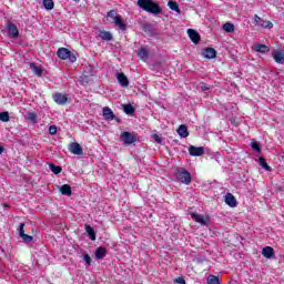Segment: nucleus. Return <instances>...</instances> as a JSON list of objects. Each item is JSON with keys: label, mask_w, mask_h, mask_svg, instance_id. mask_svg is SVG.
Segmentation results:
<instances>
[{"label": "nucleus", "mask_w": 284, "mask_h": 284, "mask_svg": "<svg viewBox=\"0 0 284 284\" xmlns=\"http://www.w3.org/2000/svg\"><path fill=\"white\" fill-rule=\"evenodd\" d=\"M262 255L265 258H272L274 256V248L272 246H266L262 250Z\"/></svg>", "instance_id": "obj_21"}, {"label": "nucleus", "mask_w": 284, "mask_h": 284, "mask_svg": "<svg viewBox=\"0 0 284 284\" xmlns=\"http://www.w3.org/2000/svg\"><path fill=\"white\" fill-rule=\"evenodd\" d=\"M20 237L22 239L23 243H32V240H33L31 235H28L26 233Z\"/></svg>", "instance_id": "obj_37"}, {"label": "nucleus", "mask_w": 284, "mask_h": 284, "mask_svg": "<svg viewBox=\"0 0 284 284\" xmlns=\"http://www.w3.org/2000/svg\"><path fill=\"white\" fill-rule=\"evenodd\" d=\"M262 18L261 17H258L257 14H255V17H254V21H255V23H256V26H258L261 22H262Z\"/></svg>", "instance_id": "obj_43"}, {"label": "nucleus", "mask_w": 284, "mask_h": 284, "mask_svg": "<svg viewBox=\"0 0 284 284\" xmlns=\"http://www.w3.org/2000/svg\"><path fill=\"white\" fill-rule=\"evenodd\" d=\"M73 1H75L77 3H79V1H81V0H73Z\"/></svg>", "instance_id": "obj_47"}, {"label": "nucleus", "mask_w": 284, "mask_h": 284, "mask_svg": "<svg viewBox=\"0 0 284 284\" xmlns=\"http://www.w3.org/2000/svg\"><path fill=\"white\" fill-rule=\"evenodd\" d=\"M224 201L230 207H236L237 205L236 197H234L232 193H226V195L224 196Z\"/></svg>", "instance_id": "obj_14"}, {"label": "nucleus", "mask_w": 284, "mask_h": 284, "mask_svg": "<svg viewBox=\"0 0 284 284\" xmlns=\"http://www.w3.org/2000/svg\"><path fill=\"white\" fill-rule=\"evenodd\" d=\"M252 49L255 52H260L261 54H266V52H270V47L261 43H255L253 44Z\"/></svg>", "instance_id": "obj_15"}, {"label": "nucleus", "mask_w": 284, "mask_h": 284, "mask_svg": "<svg viewBox=\"0 0 284 284\" xmlns=\"http://www.w3.org/2000/svg\"><path fill=\"white\" fill-rule=\"evenodd\" d=\"M69 152H71V154H75L77 156H82L83 148L81 146V144L73 142L69 146Z\"/></svg>", "instance_id": "obj_7"}, {"label": "nucleus", "mask_w": 284, "mask_h": 284, "mask_svg": "<svg viewBox=\"0 0 284 284\" xmlns=\"http://www.w3.org/2000/svg\"><path fill=\"white\" fill-rule=\"evenodd\" d=\"M58 57L59 59H61L62 61H70L71 63H75L77 61V53H73L72 51H70L67 48H60L58 49Z\"/></svg>", "instance_id": "obj_4"}, {"label": "nucleus", "mask_w": 284, "mask_h": 284, "mask_svg": "<svg viewBox=\"0 0 284 284\" xmlns=\"http://www.w3.org/2000/svg\"><path fill=\"white\" fill-rule=\"evenodd\" d=\"M257 26L260 28H268V30H271V28L274 27V24H272V22H270L267 20H262V22H260Z\"/></svg>", "instance_id": "obj_30"}, {"label": "nucleus", "mask_w": 284, "mask_h": 284, "mask_svg": "<svg viewBox=\"0 0 284 284\" xmlns=\"http://www.w3.org/2000/svg\"><path fill=\"white\" fill-rule=\"evenodd\" d=\"M6 29L10 39L19 38V28L17 27V24L12 23L11 21H7Z\"/></svg>", "instance_id": "obj_5"}, {"label": "nucleus", "mask_w": 284, "mask_h": 284, "mask_svg": "<svg viewBox=\"0 0 284 284\" xmlns=\"http://www.w3.org/2000/svg\"><path fill=\"white\" fill-rule=\"evenodd\" d=\"M83 261L87 263V265H90L92 263V258L88 254L83 255Z\"/></svg>", "instance_id": "obj_41"}, {"label": "nucleus", "mask_w": 284, "mask_h": 284, "mask_svg": "<svg viewBox=\"0 0 284 284\" xmlns=\"http://www.w3.org/2000/svg\"><path fill=\"white\" fill-rule=\"evenodd\" d=\"M222 281L219 276L216 275H209L206 278V284H221Z\"/></svg>", "instance_id": "obj_24"}, {"label": "nucleus", "mask_w": 284, "mask_h": 284, "mask_svg": "<svg viewBox=\"0 0 284 284\" xmlns=\"http://www.w3.org/2000/svg\"><path fill=\"white\" fill-rule=\"evenodd\" d=\"M168 6H169L170 10H173L174 12L181 13V9L179 8V3L170 0L168 2Z\"/></svg>", "instance_id": "obj_27"}, {"label": "nucleus", "mask_w": 284, "mask_h": 284, "mask_svg": "<svg viewBox=\"0 0 284 284\" xmlns=\"http://www.w3.org/2000/svg\"><path fill=\"white\" fill-rule=\"evenodd\" d=\"M106 19L108 21H110V23H114V26L122 30V32H125V30H128V24L123 21V18H121V16L116 11H109L106 13Z\"/></svg>", "instance_id": "obj_2"}, {"label": "nucleus", "mask_w": 284, "mask_h": 284, "mask_svg": "<svg viewBox=\"0 0 284 284\" xmlns=\"http://www.w3.org/2000/svg\"><path fill=\"white\" fill-rule=\"evenodd\" d=\"M49 134H51V135L57 134V126L55 125L49 126Z\"/></svg>", "instance_id": "obj_42"}, {"label": "nucleus", "mask_w": 284, "mask_h": 284, "mask_svg": "<svg viewBox=\"0 0 284 284\" xmlns=\"http://www.w3.org/2000/svg\"><path fill=\"white\" fill-rule=\"evenodd\" d=\"M115 78L118 79V82L122 88H128V85H130V80H128V77L125 75V73L116 72Z\"/></svg>", "instance_id": "obj_9"}, {"label": "nucleus", "mask_w": 284, "mask_h": 284, "mask_svg": "<svg viewBox=\"0 0 284 284\" xmlns=\"http://www.w3.org/2000/svg\"><path fill=\"white\" fill-rule=\"evenodd\" d=\"M201 90H202L203 92H205V91L210 90V87L203 84V85L201 87Z\"/></svg>", "instance_id": "obj_45"}, {"label": "nucleus", "mask_w": 284, "mask_h": 284, "mask_svg": "<svg viewBox=\"0 0 284 284\" xmlns=\"http://www.w3.org/2000/svg\"><path fill=\"white\" fill-rule=\"evenodd\" d=\"M191 219L195 221L196 223H200L201 225H207V219L201 214L191 213Z\"/></svg>", "instance_id": "obj_16"}, {"label": "nucleus", "mask_w": 284, "mask_h": 284, "mask_svg": "<svg viewBox=\"0 0 284 284\" xmlns=\"http://www.w3.org/2000/svg\"><path fill=\"white\" fill-rule=\"evenodd\" d=\"M223 31L224 32H234V26L230 22H226L223 24Z\"/></svg>", "instance_id": "obj_34"}, {"label": "nucleus", "mask_w": 284, "mask_h": 284, "mask_svg": "<svg viewBox=\"0 0 284 284\" xmlns=\"http://www.w3.org/2000/svg\"><path fill=\"white\" fill-rule=\"evenodd\" d=\"M85 232L87 234H89V237L91 241H97V233H94V229H92V226L85 224Z\"/></svg>", "instance_id": "obj_22"}, {"label": "nucleus", "mask_w": 284, "mask_h": 284, "mask_svg": "<svg viewBox=\"0 0 284 284\" xmlns=\"http://www.w3.org/2000/svg\"><path fill=\"white\" fill-rule=\"evenodd\" d=\"M60 192L61 194H63V196H72V187L70 186V184H63L60 187Z\"/></svg>", "instance_id": "obj_20"}, {"label": "nucleus", "mask_w": 284, "mask_h": 284, "mask_svg": "<svg viewBox=\"0 0 284 284\" xmlns=\"http://www.w3.org/2000/svg\"><path fill=\"white\" fill-rule=\"evenodd\" d=\"M204 57L205 59H214L216 57V50L212 48H206L204 50Z\"/></svg>", "instance_id": "obj_23"}, {"label": "nucleus", "mask_w": 284, "mask_h": 284, "mask_svg": "<svg viewBox=\"0 0 284 284\" xmlns=\"http://www.w3.org/2000/svg\"><path fill=\"white\" fill-rule=\"evenodd\" d=\"M187 36L193 43H199V41H201V34L194 29H187Z\"/></svg>", "instance_id": "obj_13"}, {"label": "nucleus", "mask_w": 284, "mask_h": 284, "mask_svg": "<svg viewBox=\"0 0 284 284\" xmlns=\"http://www.w3.org/2000/svg\"><path fill=\"white\" fill-rule=\"evenodd\" d=\"M123 110L125 114H133L135 111L132 104H124Z\"/></svg>", "instance_id": "obj_33"}, {"label": "nucleus", "mask_w": 284, "mask_h": 284, "mask_svg": "<svg viewBox=\"0 0 284 284\" xmlns=\"http://www.w3.org/2000/svg\"><path fill=\"white\" fill-rule=\"evenodd\" d=\"M100 38L102 41H112V33L109 31H100Z\"/></svg>", "instance_id": "obj_25"}, {"label": "nucleus", "mask_w": 284, "mask_h": 284, "mask_svg": "<svg viewBox=\"0 0 284 284\" xmlns=\"http://www.w3.org/2000/svg\"><path fill=\"white\" fill-rule=\"evenodd\" d=\"M27 119L28 121H31V123H37V113L34 112L27 113Z\"/></svg>", "instance_id": "obj_36"}, {"label": "nucleus", "mask_w": 284, "mask_h": 284, "mask_svg": "<svg viewBox=\"0 0 284 284\" xmlns=\"http://www.w3.org/2000/svg\"><path fill=\"white\" fill-rule=\"evenodd\" d=\"M42 4L45 10H54V1L53 0H42Z\"/></svg>", "instance_id": "obj_26"}, {"label": "nucleus", "mask_w": 284, "mask_h": 284, "mask_svg": "<svg viewBox=\"0 0 284 284\" xmlns=\"http://www.w3.org/2000/svg\"><path fill=\"white\" fill-rule=\"evenodd\" d=\"M260 165H261V168L266 170V172H271L272 171V168L267 164V161L263 156L260 158Z\"/></svg>", "instance_id": "obj_28"}, {"label": "nucleus", "mask_w": 284, "mask_h": 284, "mask_svg": "<svg viewBox=\"0 0 284 284\" xmlns=\"http://www.w3.org/2000/svg\"><path fill=\"white\" fill-rule=\"evenodd\" d=\"M178 134H179V136H181V139H187V136H190L187 126L185 124L180 125L178 129Z\"/></svg>", "instance_id": "obj_18"}, {"label": "nucleus", "mask_w": 284, "mask_h": 284, "mask_svg": "<svg viewBox=\"0 0 284 284\" xmlns=\"http://www.w3.org/2000/svg\"><path fill=\"white\" fill-rule=\"evenodd\" d=\"M152 139L155 143H163V139L159 134H153Z\"/></svg>", "instance_id": "obj_40"}, {"label": "nucleus", "mask_w": 284, "mask_h": 284, "mask_svg": "<svg viewBox=\"0 0 284 284\" xmlns=\"http://www.w3.org/2000/svg\"><path fill=\"white\" fill-rule=\"evenodd\" d=\"M138 57H140V59H148V50L145 48L139 49Z\"/></svg>", "instance_id": "obj_32"}, {"label": "nucleus", "mask_w": 284, "mask_h": 284, "mask_svg": "<svg viewBox=\"0 0 284 284\" xmlns=\"http://www.w3.org/2000/svg\"><path fill=\"white\" fill-rule=\"evenodd\" d=\"M176 181L184 185H190L192 183V174L184 168H180L176 170Z\"/></svg>", "instance_id": "obj_3"}, {"label": "nucleus", "mask_w": 284, "mask_h": 284, "mask_svg": "<svg viewBox=\"0 0 284 284\" xmlns=\"http://www.w3.org/2000/svg\"><path fill=\"white\" fill-rule=\"evenodd\" d=\"M108 254V251L103 246H99L95 251V258L98 261H101L102 258H105V255Z\"/></svg>", "instance_id": "obj_19"}, {"label": "nucleus", "mask_w": 284, "mask_h": 284, "mask_svg": "<svg viewBox=\"0 0 284 284\" xmlns=\"http://www.w3.org/2000/svg\"><path fill=\"white\" fill-rule=\"evenodd\" d=\"M138 6L150 14H161L163 12L161 6L152 0H138Z\"/></svg>", "instance_id": "obj_1"}, {"label": "nucleus", "mask_w": 284, "mask_h": 284, "mask_svg": "<svg viewBox=\"0 0 284 284\" xmlns=\"http://www.w3.org/2000/svg\"><path fill=\"white\" fill-rule=\"evenodd\" d=\"M3 151H4L3 146H0V154H3Z\"/></svg>", "instance_id": "obj_46"}, {"label": "nucleus", "mask_w": 284, "mask_h": 284, "mask_svg": "<svg viewBox=\"0 0 284 284\" xmlns=\"http://www.w3.org/2000/svg\"><path fill=\"white\" fill-rule=\"evenodd\" d=\"M49 170H51L53 174H61V172L63 171L61 166H57L52 163L49 164Z\"/></svg>", "instance_id": "obj_29"}, {"label": "nucleus", "mask_w": 284, "mask_h": 284, "mask_svg": "<svg viewBox=\"0 0 284 284\" xmlns=\"http://www.w3.org/2000/svg\"><path fill=\"white\" fill-rule=\"evenodd\" d=\"M30 70L33 72L36 77H43V68L34 64L33 62L30 63Z\"/></svg>", "instance_id": "obj_17"}, {"label": "nucleus", "mask_w": 284, "mask_h": 284, "mask_svg": "<svg viewBox=\"0 0 284 284\" xmlns=\"http://www.w3.org/2000/svg\"><path fill=\"white\" fill-rule=\"evenodd\" d=\"M142 30H143L144 32H146V34H151V33H152V24H144V26L142 27Z\"/></svg>", "instance_id": "obj_39"}, {"label": "nucleus", "mask_w": 284, "mask_h": 284, "mask_svg": "<svg viewBox=\"0 0 284 284\" xmlns=\"http://www.w3.org/2000/svg\"><path fill=\"white\" fill-rule=\"evenodd\" d=\"M189 154L191 156H203V154H205V149L203 146L191 145L189 148Z\"/></svg>", "instance_id": "obj_8"}, {"label": "nucleus", "mask_w": 284, "mask_h": 284, "mask_svg": "<svg viewBox=\"0 0 284 284\" xmlns=\"http://www.w3.org/2000/svg\"><path fill=\"white\" fill-rule=\"evenodd\" d=\"M53 100L58 103V105H65L68 103V95L63 93L53 94Z\"/></svg>", "instance_id": "obj_12"}, {"label": "nucleus", "mask_w": 284, "mask_h": 284, "mask_svg": "<svg viewBox=\"0 0 284 284\" xmlns=\"http://www.w3.org/2000/svg\"><path fill=\"white\" fill-rule=\"evenodd\" d=\"M251 148L254 150V152H261V143H258L256 140H252Z\"/></svg>", "instance_id": "obj_31"}, {"label": "nucleus", "mask_w": 284, "mask_h": 284, "mask_svg": "<svg viewBox=\"0 0 284 284\" xmlns=\"http://www.w3.org/2000/svg\"><path fill=\"white\" fill-rule=\"evenodd\" d=\"M121 139L125 145H132L136 141V138L128 131L121 133Z\"/></svg>", "instance_id": "obj_6"}, {"label": "nucleus", "mask_w": 284, "mask_h": 284, "mask_svg": "<svg viewBox=\"0 0 284 284\" xmlns=\"http://www.w3.org/2000/svg\"><path fill=\"white\" fill-rule=\"evenodd\" d=\"M102 116H104L105 121H114V119H116L114 112L109 106L102 109Z\"/></svg>", "instance_id": "obj_10"}, {"label": "nucleus", "mask_w": 284, "mask_h": 284, "mask_svg": "<svg viewBox=\"0 0 284 284\" xmlns=\"http://www.w3.org/2000/svg\"><path fill=\"white\" fill-rule=\"evenodd\" d=\"M0 121H2L3 123H8V121H10V113L1 112L0 113Z\"/></svg>", "instance_id": "obj_35"}, {"label": "nucleus", "mask_w": 284, "mask_h": 284, "mask_svg": "<svg viewBox=\"0 0 284 284\" xmlns=\"http://www.w3.org/2000/svg\"><path fill=\"white\" fill-rule=\"evenodd\" d=\"M26 223H20L18 232H19V236H23L26 234Z\"/></svg>", "instance_id": "obj_38"}, {"label": "nucleus", "mask_w": 284, "mask_h": 284, "mask_svg": "<svg viewBox=\"0 0 284 284\" xmlns=\"http://www.w3.org/2000/svg\"><path fill=\"white\" fill-rule=\"evenodd\" d=\"M273 59L275 63H280V65H284V51L283 50L273 51Z\"/></svg>", "instance_id": "obj_11"}, {"label": "nucleus", "mask_w": 284, "mask_h": 284, "mask_svg": "<svg viewBox=\"0 0 284 284\" xmlns=\"http://www.w3.org/2000/svg\"><path fill=\"white\" fill-rule=\"evenodd\" d=\"M175 283L185 284V280L183 277H178V278H175Z\"/></svg>", "instance_id": "obj_44"}]
</instances>
